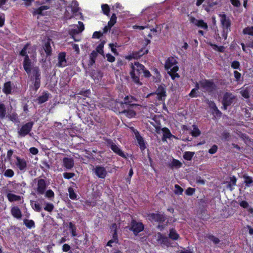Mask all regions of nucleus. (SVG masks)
I'll return each mask as SVG.
<instances>
[{"label":"nucleus","mask_w":253,"mask_h":253,"mask_svg":"<svg viewBox=\"0 0 253 253\" xmlns=\"http://www.w3.org/2000/svg\"><path fill=\"white\" fill-rule=\"evenodd\" d=\"M8 118L9 120L13 122H17L18 121V117L17 114L16 113H13L10 115Z\"/></svg>","instance_id":"5fc2aeb1"},{"label":"nucleus","mask_w":253,"mask_h":253,"mask_svg":"<svg viewBox=\"0 0 253 253\" xmlns=\"http://www.w3.org/2000/svg\"><path fill=\"white\" fill-rule=\"evenodd\" d=\"M68 192L69 194V197L72 200H75L77 198V194L75 192L74 189L72 187H69L68 188Z\"/></svg>","instance_id":"79ce46f5"},{"label":"nucleus","mask_w":253,"mask_h":253,"mask_svg":"<svg viewBox=\"0 0 253 253\" xmlns=\"http://www.w3.org/2000/svg\"><path fill=\"white\" fill-rule=\"evenodd\" d=\"M49 8V7L47 5H42L38 8H35L34 9L33 12V15H36L37 14L40 15H44L42 12L44 10H47Z\"/></svg>","instance_id":"cd10ccee"},{"label":"nucleus","mask_w":253,"mask_h":253,"mask_svg":"<svg viewBox=\"0 0 253 253\" xmlns=\"http://www.w3.org/2000/svg\"><path fill=\"white\" fill-rule=\"evenodd\" d=\"M107 57V60L109 62H113L115 61V57L110 53H107L106 55Z\"/></svg>","instance_id":"680f3d73"},{"label":"nucleus","mask_w":253,"mask_h":253,"mask_svg":"<svg viewBox=\"0 0 253 253\" xmlns=\"http://www.w3.org/2000/svg\"><path fill=\"white\" fill-rule=\"evenodd\" d=\"M241 95L245 98L248 99L250 97L249 91L248 89H244L240 92Z\"/></svg>","instance_id":"bf43d9fd"},{"label":"nucleus","mask_w":253,"mask_h":253,"mask_svg":"<svg viewBox=\"0 0 253 253\" xmlns=\"http://www.w3.org/2000/svg\"><path fill=\"white\" fill-rule=\"evenodd\" d=\"M217 149H218L217 146L215 144H214L209 150V153L211 154H214L217 152Z\"/></svg>","instance_id":"13d9d810"},{"label":"nucleus","mask_w":253,"mask_h":253,"mask_svg":"<svg viewBox=\"0 0 253 253\" xmlns=\"http://www.w3.org/2000/svg\"><path fill=\"white\" fill-rule=\"evenodd\" d=\"M6 115V107L5 105L0 101V120L4 119Z\"/></svg>","instance_id":"c756f323"},{"label":"nucleus","mask_w":253,"mask_h":253,"mask_svg":"<svg viewBox=\"0 0 253 253\" xmlns=\"http://www.w3.org/2000/svg\"><path fill=\"white\" fill-rule=\"evenodd\" d=\"M169 237L172 240H176L178 239L179 235L174 230L172 229L170 230Z\"/></svg>","instance_id":"a19ab883"},{"label":"nucleus","mask_w":253,"mask_h":253,"mask_svg":"<svg viewBox=\"0 0 253 253\" xmlns=\"http://www.w3.org/2000/svg\"><path fill=\"white\" fill-rule=\"evenodd\" d=\"M103 35V33L100 31H95L93 33L92 35V38L93 39H99Z\"/></svg>","instance_id":"052dcab7"},{"label":"nucleus","mask_w":253,"mask_h":253,"mask_svg":"<svg viewBox=\"0 0 253 253\" xmlns=\"http://www.w3.org/2000/svg\"><path fill=\"white\" fill-rule=\"evenodd\" d=\"M157 235V240L159 242L164 244H166L168 243L169 239L167 237L164 236L161 233H158Z\"/></svg>","instance_id":"4c0bfd02"},{"label":"nucleus","mask_w":253,"mask_h":253,"mask_svg":"<svg viewBox=\"0 0 253 253\" xmlns=\"http://www.w3.org/2000/svg\"><path fill=\"white\" fill-rule=\"evenodd\" d=\"M201 88L209 93H212L216 89V85L212 80L204 79L200 81Z\"/></svg>","instance_id":"0eeeda50"},{"label":"nucleus","mask_w":253,"mask_h":253,"mask_svg":"<svg viewBox=\"0 0 253 253\" xmlns=\"http://www.w3.org/2000/svg\"><path fill=\"white\" fill-rule=\"evenodd\" d=\"M234 75L235 78L236 79V81L237 82L239 83V82H240V81H242V80H241V78H242L241 74L240 73H239L238 71H234Z\"/></svg>","instance_id":"603ef678"},{"label":"nucleus","mask_w":253,"mask_h":253,"mask_svg":"<svg viewBox=\"0 0 253 253\" xmlns=\"http://www.w3.org/2000/svg\"><path fill=\"white\" fill-rule=\"evenodd\" d=\"M221 216L223 218H227L234 212L233 209L230 207H224L220 211Z\"/></svg>","instance_id":"b1692460"},{"label":"nucleus","mask_w":253,"mask_h":253,"mask_svg":"<svg viewBox=\"0 0 253 253\" xmlns=\"http://www.w3.org/2000/svg\"><path fill=\"white\" fill-rule=\"evenodd\" d=\"M32 186L36 194L38 195H44L45 198L52 199L54 197V192L50 189L47 190L49 183L41 177L35 178Z\"/></svg>","instance_id":"f03ea898"},{"label":"nucleus","mask_w":253,"mask_h":253,"mask_svg":"<svg viewBox=\"0 0 253 253\" xmlns=\"http://www.w3.org/2000/svg\"><path fill=\"white\" fill-rule=\"evenodd\" d=\"M189 96L192 98L197 97L198 96L197 90L193 88L189 93Z\"/></svg>","instance_id":"0e129e2a"},{"label":"nucleus","mask_w":253,"mask_h":253,"mask_svg":"<svg viewBox=\"0 0 253 253\" xmlns=\"http://www.w3.org/2000/svg\"><path fill=\"white\" fill-rule=\"evenodd\" d=\"M124 102H117V105H120L122 108H129L134 106H137L136 104L132 103L133 102L136 101L135 98L132 96H126L124 98Z\"/></svg>","instance_id":"9d476101"},{"label":"nucleus","mask_w":253,"mask_h":253,"mask_svg":"<svg viewBox=\"0 0 253 253\" xmlns=\"http://www.w3.org/2000/svg\"><path fill=\"white\" fill-rule=\"evenodd\" d=\"M207 237L209 239H210L211 241H212L213 243L214 244H218L220 242V240L218 238L215 237V236H214L212 235H210V234L208 235L207 236Z\"/></svg>","instance_id":"c03bdc74"},{"label":"nucleus","mask_w":253,"mask_h":253,"mask_svg":"<svg viewBox=\"0 0 253 253\" xmlns=\"http://www.w3.org/2000/svg\"><path fill=\"white\" fill-rule=\"evenodd\" d=\"M30 45V43L25 44L19 53L20 56L24 57L22 65L24 71L28 75L31 73L33 67L32 60L27 53V49Z\"/></svg>","instance_id":"20e7f679"},{"label":"nucleus","mask_w":253,"mask_h":253,"mask_svg":"<svg viewBox=\"0 0 253 253\" xmlns=\"http://www.w3.org/2000/svg\"><path fill=\"white\" fill-rule=\"evenodd\" d=\"M131 71L129 73L132 81L136 85L140 86L142 84L140 81V76L143 74L144 77L148 78L151 76L149 70L145 67L138 62L131 63Z\"/></svg>","instance_id":"f257e3e1"},{"label":"nucleus","mask_w":253,"mask_h":253,"mask_svg":"<svg viewBox=\"0 0 253 253\" xmlns=\"http://www.w3.org/2000/svg\"><path fill=\"white\" fill-rule=\"evenodd\" d=\"M231 67L232 68L234 69H239V70H241L240 69V63L238 61H234L231 63Z\"/></svg>","instance_id":"09e8293b"},{"label":"nucleus","mask_w":253,"mask_h":253,"mask_svg":"<svg viewBox=\"0 0 253 253\" xmlns=\"http://www.w3.org/2000/svg\"><path fill=\"white\" fill-rule=\"evenodd\" d=\"M133 132L140 150L144 151L146 148V145L143 138L141 136L138 130L135 129Z\"/></svg>","instance_id":"dca6fc26"},{"label":"nucleus","mask_w":253,"mask_h":253,"mask_svg":"<svg viewBox=\"0 0 253 253\" xmlns=\"http://www.w3.org/2000/svg\"><path fill=\"white\" fill-rule=\"evenodd\" d=\"M105 142L107 146L109 147L114 153L123 158L126 159L127 158L126 155L123 152L120 146L114 143L112 140L106 139Z\"/></svg>","instance_id":"6e6552de"},{"label":"nucleus","mask_w":253,"mask_h":253,"mask_svg":"<svg viewBox=\"0 0 253 253\" xmlns=\"http://www.w3.org/2000/svg\"><path fill=\"white\" fill-rule=\"evenodd\" d=\"M14 174L13 170L11 169H6L4 173L5 176L7 177H12Z\"/></svg>","instance_id":"3c124183"},{"label":"nucleus","mask_w":253,"mask_h":253,"mask_svg":"<svg viewBox=\"0 0 253 253\" xmlns=\"http://www.w3.org/2000/svg\"><path fill=\"white\" fill-rule=\"evenodd\" d=\"M24 223L29 228H31L35 226L34 221L32 220L25 219Z\"/></svg>","instance_id":"37998d69"},{"label":"nucleus","mask_w":253,"mask_h":253,"mask_svg":"<svg viewBox=\"0 0 253 253\" xmlns=\"http://www.w3.org/2000/svg\"><path fill=\"white\" fill-rule=\"evenodd\" d=\"M11 213L12 215L17 219H20L22 217V213L18 207H13L11 209Z\"/></svg>","instance_id":"2f4dec72"},{"label":"nucleus","mask_w":253,"mask_h":253,"mask_svg":"<svg viewBox=\"0 0 253 253\" xmlns=\"http://www.w3.org/2000/svg\"><path fill=\"white\" fill-rule=\"evenodd\" d=\"M162 130L163 133V140H164V139L170 138L173 136L168 127H163L162 128Z\"/></svg>","instance_id":"473e14b6"},{"label":"nucleus","mask_w":253,"mask_h":253,"mask_svg":"<svg viewBox=\"0 0 253 253\" xmlns=\"http://www.w3.org/2000/svg\"><path fill=\"white\" fill-rule=\"evenodd\" d=\"M78 24L79 26H75V28L71 29L69 31V35L72 37L73 39H74V41L76 42H78L79 40H76L75 39V35L82 32L84 29V25L82 22L79 21Z\"/></svg>","instance_id":"9b49d317"},{"label":"nucleus","mask_w":253,"mask_h":253,"mask_svg":"<svg viewBox=\"0 0 253 253\" xmlns=\"http://www.w3.org/2000/svg\"><path fill=\"white\" fill-rule=\"evenodd\" d=\"M189 21L191 23L203 30H207L208 29L207 23L202 19L198 20L194 17L191 16L189 18Z\"/></svg>","instance_id":"f8f14e48"},{"label":"nucleus","mask_w":253,"mask_h":253,"mask_svg":"<svg viewBox=\"0 0 253 253\" xmlns=\"http://www.w3.org/2000/svg\"><path fill=\"white\" fill-rule=\"evenodd\" d=\"M63 177L64 178L67 179H69L72 178L75 176V173L73 172H64L63 174Z\"/></svg>","instance_id":"4d7b16f0"},{"label":"nucleus","mask_w":253,"mask_h":253,"mask_svg":"<svg viewBox=\"0 0 253 253\" xmlns=\"http://www.w3.org/2000/svg\"><path fill=\"white\" fill-rule=\"evenodd\" d=\"M195 192V189L194 188L189 187L185 191L186 195L188 196H192Z\"/></svg>","instance_id":"6e6d98bb"},{"label":"nucleus","mask_w":253,"mask_h":253,"mask_svg":"<svg viewBox=\"0 0 253 253\" xmlns=\"http://www.w3.org/2000/svg\"><path fill=\"white\" fill-rule=\"evenodd\" d=\"M5 15L3 13L0 14V27H2L4 25Z\"/></svg>","instance_id":"e2e57ef3"},{"label":"nucleus","mask_w":253,"mask_h":253,"mask_svg":"<svg viewBox=\"0 0 253 253\" xmlns=\"http://www.w3.org/2000/svg\"><path fill=\"white\" fill-rule=\"evenodd\" d=\"M130 229L133 231L135 235H137L144 229L143 224L133 220L131 223Z\"/></svg>","instance_id":"4468645a"},{"label":"nucleus","mask_w":253,"mask_h":253,"mask_svg":"<svg viewBox=\"0 0 253 253\" xmlns=\"http://www.w3.org/2000/svg\"><path fill=\"white\" fill-rule=\"evenodd\" d=\"M149 216L150 217V219L161 223H163L165 221L167 218L163 214H161L160 213H152L149 214Z\"/></svg>","instance_id":"f3484780"},{"label":"nucleus","mask_w":253,"mask_h":253,"mask_svg":"<svg viewBox=\"0 0 253 253\" xmlns=\"http://www.w3.org/2000/svg\"><path fill=\"white\" fill-rule=\"evenodd\" d=\"M7 198L10 202L19 201L21 199V197L12 193H8Z\"/></svg>","instance_id":"72a5a7b5"},{"label":"nucleus","mask_w":253,"mask_h":253,"mask_svg":"<svg viewBox=\"0 0 253 253\" xmlns=\"http://www.w3.org/2000/svg\"><path fill=\"white\" fill-rule=\"evenodd\" d=\"M66 53L65 52H60L57 57L58 63L56 66L58 67L63 68L67 65V61L66 58Z\"/></svg>","instance_id":"2eb2a0df"},{"label":"nucleus","mask_w":253,"mask_h":253,"mask_svg":"<svg viewBox=\"0 0 253 253\" xmlns=\"http://www.w3.org/2000/svg\"><path fill=\"white\" fill-rule=\"evenodd\" d=\"M71 7L73 12H77L79 10L78 2L76 0H73L71 4Z\"/></svg>","instance_id":"e433bc0d"},{"label":"nucleus","mask_w":253,"mask_h":253,"mask_svg":"<svg viewBox=\"0 0 253 253\" xmlns=\"http://www.w3.org/2000/svg\"><path fill=\"white\" fill-rule=\"evenodd\" d=\"M116 43L114 44L113 43H110L109 45L110 47L111 48V50L112 52L115 54L117 53V50L115 48V47H116Z\"/></svg>","instance_id":"338daca9"},{"label":"nucleus","mask_w":253,"mask_h":253,"mask_svg":"<svg viewBox=\"0 0 253 253\" xmlns=\"http://www.w3.org/2000/svg\"><path fill=\"white\" fill-rule=\"evenodd\" d=\"M175 191L174 192L176 194L181 195L182 194L183 190V189L178 185L175 184L174 186Z\"/></svg>","instance_id":"864d4df0"},{"label":"nucleus","mask_w":253,"mask_h":253,"mask_svg":"<svg viewBox=\"0 0 253 253\" xmlns=\"http://www.w3.org/2000/svg\"><path fill=\"white\" fill-rule=\"evenodd\" d=\"M12 88V87L11 82H6L3 84L2 92L6 95L10 94L11 93Z\"/></svg>","instance_id":"bb28decb"},{"label":"nucleus","mask_w":253,"mask_h":253,"mask_svg":"<svg viewBox=\"0 0 253 253\" xmlns=\"http://www.w3.org/2000/svg\"><path fill=\"white\" fill-rule=\"evenodd\" d=\"M69 228L71 231L72 235L73 237L77 236L76 226L72 223H69Z\"/></svg>","instance_id":"a18cd8bd"},{"label":"nucleus","mask_w":253,"mask_h":253,"mask_svg":"<svg viewBox=\"0 0 253 253\" xmlns=\"http://www.w3.org/2000/svg\"><path fill=\"white\" fill-rule=\"evenodd\" d=\"M242 178H244L245 187H250L253 186V177L248 175L247 173H245L243 174Z\"/></svg>","instance_id":"393cba45"},{"label":"nucleus","mask_w":253,"mask_h":253,"mask_svg":"<svg viewBox=\"0 0 253 253\" xmlns=\"http://www.w3.org/2000/svg\"><path fill=\"white\" fill-rule=\"evenodd\" d=\"M156 93L157 95V99L159 100H165L166 96V91L165 88L162 86H158L156 90Z\"/></svg>","instance_id":"aec40b11"},{"label":"nucleus","mask_w":253,"mask_h":253,"mask_svg":"<svg viewBox=\"0 0 253 253\" xmlns=\"http://www.w3.org/2000/svg\"><path fill=\"white\" fill-rule=\"evenodd\" d=\"M209 107L211 110V113L215 116L218 118L221 117L222 113L218 109L215 103L213 101H211L209 103Z\"/></svg>","instance_id":"412c9836"},{"label":"nucleus","mask_w":253,"mask_h":253,"mask_svg":"<svg viewBox=\"0 0 253 253\" xmlns=\"http://www.w3.org/2000/svg\"><path fill=\"white\" fill-rule=\"evenodd\" d=\"M90 93V91L89 90H86L84 91H81L79 94L83 95L85 97H87Z\"/></svg>","instance_id":"69168bd1"},{"label":"nucleus","mask_w":253,"mask_h":253,"mask_svg":"<svg viewBox=\"0 0 253 253\" xmlns=\"http://www.w3.org/2000/svg\"><path fill=\"white\" fill-rule=\"evenodd\" d=\"M16 161L15 165L21 171H25L27 168V162L24 159H21L19 157L16 156Z\"/></svg>","instance_id":"6ab92c4d"},{"label":"nucleus","mask_w":253,"mask_h":253,"mask_svg":"<svg viewBox=\"0 0 253 253\" xmlns=\"http://www.w3.org/2000/svg\"><path fill=\"white\" fill-rule=\"evenodd\" d=\"M119 112L125 114L126 117L130 118L135 117L136 114L134 110L129 109V108H126V107L122 108L119 110Z\"/></svg>","instance_id":"5701e85b"},{"label":"nucleus","mask_w":253,"mask_h":253,"mask_svg":"<svg viewBox=\"0 0 253 253\" xmlns=\"http://www.w3.org/2000/svg\"><path fill=\"white\" fill-rule=\"evenodd\" d=\"M191 134L193 137H197L200 135L201 131L197 127L195 126L193 130L191 131Z\"/></svg>","instance_id":"49530a36"},{"label":"nucleus","mask_w":253,"mask_h":253,"mask_svg":"<svg viewBox=\"0 0 253 253\" xmlns=\"http://www.w3.org/2000/svg\"><path fill=\"white\" fill-rule=\"evenodd\" d=\"M177 63L176 60L172 56L169 57L165 62V69L168 70V74L172 80L180 77L179 75L177 73L179 70L178 66L176 65Z\"/></svg>","instance_id":"7ed1b4c3"},{"label":"nucleus","mask_w":253,"mask_h":253,"mask_svg":"<svg viewBox=\"0 0 253 253\" xmlns=\"http://www.w3.org/2000/svg\"><path fill=\"white\" fill-rule=\"evenodd\" d=\"M237 178L235 176H232L230 178V181L227 182V188L230 191L234 189V187L236 185Z\"/></svg>","instance_id":"c85d7f7f"},{"label":"nucleus","mask_w":253,"mask_h":253,"mask_svg":"<svg viewBox=\"0 0 253 253\" xmlns=\"http://www.w3.org/2000/svg\"><path fill=\"white\" fill-rule=\"evenodd\" d=\"M101 8L104 14L109 16L110 15V9L107 4H103L101 5Z\"/></svg>","instance_id":"58836bf2"},{"label":"nucleus","mask_w":253,"mask_h":253,"mask_svg":"<svg viewBox=\"0 0 253 253\" xmlns=\"http://www.w3.org/2000/svg\"><path fill=\"white\" fill-rule=\"evenodd\" d=\"M230 31H228L227 30H223L222 33H221V36L224 39L226 40L228 37V34L229 32Z\"/></svg>","instance_id":"774afa93"},{"label":"nucleus","mask_w":253,"mask_h":253,"mask_svg":"<svg viewBox=\"0 0 253 253\" xmlns=\"http://www.w3.org/2000/svg\"><path fill=\"white\" fill-rule=\"evenodd\" d=\"M195 155L194 152L186 151L183 153V157L184 160L190 161Z\"/></svg>","instance_id":"c9c22d12"},{"label":"nucleus","mask_w":253,"mask_h":253,"mask_svg":"<svg viewBox=\"0 0 253 253\" xmlns=\"http://www.w3.org/2000/svg\"><path fill=\"white\" fill-rule=\"evenodd\" d=\"M244 35H248L253 36V26L247 27L243 30Z\"/></svg>","instance_id":"ea45409f"},{"label":"nucleus","mask_w":253,"mask_h":253,"mask_svg":"<svg viewBox=\"0 0 253 253\" xmlns=\"http://www.w3.org/2000/svg\"><path fill=\"white\" fill-rule=\"evenodd\" d=\"M33 75L31 76V80L33 81L34 88L36 91L41 86V73L38 67L32 68Z\"/></svg>","instance_id":"39448f33"},{"label":"nucleus","mask_w":253,"mask_h":253,"mask_svg":"<svg viewBox=\"0 0 253 253\" xmlns=\"http://www.w3.org/2000/svg\"><path fill=\"white\" fill-rule=\"evenodd\" d=\"M182 164V163L178 160L173 159L171 162V166L174 167L176 168H180L181 167Z\"/></svg>","instance_id":"de8ad7c7"},{"label":"nucleus","mask_w":253,"mask_h":253,"mask_svg":"<svg viewBox=\"0 0 253 253\" xmlns=\"http://www.w3.org/2000/svg\"><path fill=\"white\" fill-rule=\"evenodd\" d=\"M220 22L223 30H227L228 31H231V20L225 14L220 15Z\"/></svg>","instance_id":"ddd939ff"},{"label":"nucleus","mask_w":253,"mask_h":253,"mask_svg":"<svg viewBox=\"0 0 253 253\" xmlns=\"http://www.w3.org/2000/svg\"><path fill=\"white\" fill-rule=\"evenodd\" d=\"M96 175L100 178H104L107 174L105 168L102 166H96L94 169Z\"/></svg>","instance_id":"a211bd4d"},{"label":"nucleus","mask_w":253,"mask_h":253,"mask_svg":"<svg viewBox=\"0 0 253 253\" xmlns=\"http://www.w3.org/2000/svg\"><path fill=\"white\" fill-rule=\"evenodd\" d=\"M211 45L214 50H217L219 52H223L224 51L225 48L222 45L218 46L215 44H211Z\"/></svg>","instance_id":"8fccbe9b"},{"label":"nucleus","mask_w":253,"mask_h":253,"mask_svg":"<svg viewBox=\"0 0 253 253\" xmlns=\"http://www.w3.org/2000/svg\"><path fill=\"white\" fill-rule=\"evenodd\" d=\"M49 93L47 91H44L42 92V95L39 96L37 100L39 104H42L45 102H46L49 98Z\"/></svg>","instance_id":"a878e982"},{"label":"nucleus","mask_w":253,"mask_h":253,"mask_svg":"<svg viewBox=\"0 0 253 253\" xmlns=\"http://www.w3.org/2000/svg\"><path fill=\"white\" fill-rule=\"evenodd\" d=\"M63 166L68 169H71L74 166V160L71 158H64L63 159Z\"/></svg>","instance_id":"4be33fe9"},{"label":"nucleus","mask_w":253,"mask_h":253,"mask_svg":"<svg viewBox=\"0 0 253 253\" xmlns=\"http://www.w3.org/2000/svg\"><path fill=\"white\" fill-rule=\"evenodd\" d=\"M236 100V96L231 92H226L224 93L222 104L223 105L222 109L227 110L228 107L231 106Z\"/></svg>","instance_id":"423d86ee"},{"label":"nucleus","mask_w":253,"mask_h":253,"mask_svg":"<svg viewBox=\"0 0 253 253\" xmlns=\"http://www.w3.org/2000/svg\"><path fill=\"white\" fill-rule=\"evenodd\" d=\"M105 42H106L105 41H102L97 46V47L96 48V50H95V51L97 52V53H98L101 55H103V54H104L103 47H104V45Z\"/></svg>","instance_id":"f704fd0d"},{"label":"nucleus","mask_w":253,"mask_h":253,"mask_svg":"<svg viewBox=\"0 0 253 253\" xmlns=\"http://www.w3.org/2000/svg\"><path fill=\"white\" fill-rule=\"evenodd\" d=\"M34 124V123L31 121L22 125L18 130V136L24 137L27 135L29 134L32 129Z\"/></svg>","instance_id":"1a4fd4ad"},{"label":"nucleus","mask_w":253,"mask_h":253,"mask_svg":"<svg viewBox=\"0 0 253 253\" xmlns=\"http://www.w3.org/2000/svg\"><path fill=\"white\" fill-rule=\"evenodd\" d=\"M43 48L47 56H49L51 55L52 48L50 45V42L49 41L45 42L43 46Z\"/></svg>","instance_id":"7c9ffc66"}]
</instances>
